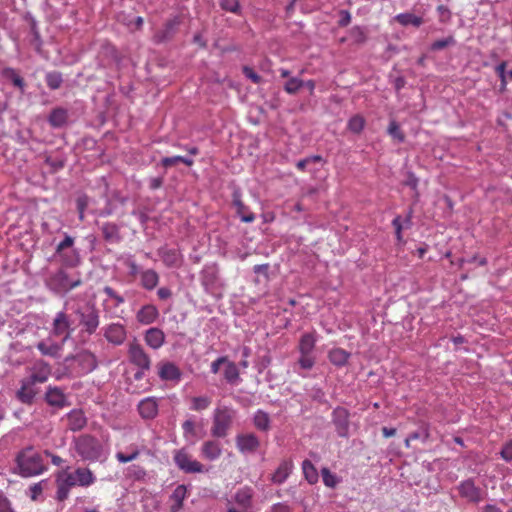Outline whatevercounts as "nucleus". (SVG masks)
Wrapping results in <instances>:
<instances>
[{
    "instance_id": "f257e3e1",
    "label": "nucleus",
    "mask_w": 512,
    "mask_h": 512,
    "mask_svg": "<svg viewBox=\"0 0 512 512\" xmlns=\"http://www.w3.org/2000/svg\"><path fill=\"white\" fill-rule=\"evenodd\" d=\"M82 284L81 273H69L65 267L59 268L46 280L47 288L57 294H67Z\"/></svg>"
},
{
    "instance_id": "f03ea898",
    "label": "nucleus",
    "mask_w": 512,
    "mask_h": 512,
    "mask_svg": "<svg viewBox=\"0 0 512 512\" xmlns=\"http://www.w3.org/2000/svg\"><path fill=\"white\" fill-rule=\"evenodd\" d=\"M19 474L23 477L40 475L47 470L43 455L32 447L22 450L16 458Z\"/></svg>"
},
{
    "instance_id": "7ed1b4c3",
    "label": "nucleus",
    "mask_w": 512,
    "mask_h": 512,
    "mask_svg": "<svg viewBox=\"0 0 512 512\" xmlns=\"http://www.w3.org/2000/svg\"><path fill=\"white\" fill-rule=\"evenodd\" d=\"M81 327L80 333L93 335L100 325V313L94 305L78 306L73 310Z\"/></svg>"
},
{
    "instance_id": "20e7f679",
    "label": "nucleus",
    "mask_w": 512,
    "mask_h": 512,
    "mask_svg": "<svg viewBox=\"0 0 512 512\" xmlns=\"http://www.w3.org/2000/svg\"><path fill=\"white\" fill-rule=\"evenodd\" d=\"M75 450L85 461L95 462L102 455V445L91 435H81L75 439Z\"/></svg>"
},
{
    "instance_id": "39448f33",
    "label": "nucleus",
    "mask_w": 512,
    "mask_h": 512,
    "mask_svg": "<svg viewBox=\"0 0 512 512\" xmlns=\"http://www.w3.org/2000/svg\"><path fill=\"white\" fill-rule=\"evenodd\" d=\"M75 239L66 234L65 238L58 243L55 249V255L59 257L62 267H76L80 263V255L76 249H73Z\"/></svg>"
},
{
    "instance_id": "423d86ee",
    "label": "nucleus",
    "mask_w": 512,
    "mask_h": 512,
    "mask_svg": "<svg viewBox=\"0 0 512 512\" xmlns=\"http://www.w3.org/2000/svg\"><path fill=\"white\" fill-rule=\"evenodd\" d=\"M75 329L70 315L66 311H59L52 320L50 333L54 337L62 338V343H65Z\"/></svg>"
},
{
    "instance_id": "0eeeda50",
    "label": "nucleus",
    "mask_w": 512,
    "mask_h": 512,
    "mask_svg": "<svg viewBox=\"0 0 512 512\" xmlns=\"http://www.w3.org/2000/svg\"><path fill=\"white\" fill-rule=\"evenodd\" d=\"M71 361L77 362L79 370L77 374H87L95 370L98 366L97 357L89 350H83L76 355L65 357L64 363L69 366Z\"/></svg>"
},
{
    "instance_id": "6e6552de",
    "label": "nucleus",
    "mask_w": 512,
    "mask_h": 512,
    "mask_svg": "<svg viewBox=\"0 0 512 512\" xmlns=\"http://www.w3.org/2000/svg\"><path fill=\"white\" fill-rule=\"evenodd\" d=\"M129 361L142 372L148 371L151 368V358L145 351L143 346L134 339L128 345Z\"/></svg>"
},
{
    "instance_id": "1a4fd4ad",
    "label": "nucleus",
    "mask_w": 512,
    "mask_h": 512,
    "mask_svg": "<svg viewBox=\"0 0 512 512\" xmlns=\"http://www.w3.org/2000/svg\"><path fill=\"white\" fill-rule=\"evenodd\" d=\"M350 413L344 407H336L332 412V422L339 437L347 438L349 436Z\"/></svg>"
},
{
    "instance_id": "9d476101",
    "label": "nucleus",
    "mask_w": 512,
    "mask_h": 512,
    "mask_svg": "<svg viewBox=\"0 0 512 512\" xmlns=\"http://www.w3.org/2000/svg\"><path fill=\"white\" fill-rule=\"evenodd\" d=\"M57 493L56 497L59 501H64L68 498L70 489L78 486L73 476V472L67 470L58 473L56 478Z\"/></svg>"
},
{
    "instance_id": "9b49d317",
    "label": "nucleus",
    "mask_w": 512,
    "mask_h": 512,
    "mask_svg": "<svg viewBox=\"0 0 512 512\" xmlns=\"http://www.w3.org/2000/svg\"><path fill=\"white\" fill-rule=\"evenodd\" d=\"M174 461L186 473H200L203 470V465L199 461L192 459L191 455L185 450L177 451Z\"/></svg>"
},
{
    "instance_id": "f8f14e48",
    "label": "nucleus",
    "mask_w": 512,
    "mask_h": 512,
    "mask_svg": "<svg viewBox=\"0 0 512 512\" xmlns=\"http://www.w3.org/2000/svg\"><path fill=\"white\" fill-rule=\"evenodd\" d=\"M105 339L115 345H122L127 338V331L120 323H111L103 328Z\"/></svg>"
},
{
    "instance_id": "ddd939ff",
    "label": "nucleus",
    "mask_w": 512,
    "mask_h": 512,
    "mask_svg": "<svg viewBox=\"0 0 512 512\" xmlns=\"http://www.w3.org/2000/svg\"><path fill=\"white\" fill-rule=\"evenodd\" d=\"M458 490L461 497L470 502L478 503L483 500V491L470 479L460 483Z\"/></svg>"
},
{
    "instance_id": "4468645a",
    "label": "nucleus",
    "mask_w": 512,
    "mask_h": 512,
    "mask_svg": "<svg viewBox=\"0 0 512 512\" xmlns=\"http://www.w3.org/2000/svg\"><path fill=\"white\" fill-rule=\"evenodd\" d=\"M236 446L242 453H254L260 446V441L253 433L239 434L236 437Z\"/></svg>"
},
{
    "instance_id": "2eb2a0df",
    "label": "nucleus",
    "mask_w": 512,
    "mask_h": 512,
    "mask_svg": "<svg viewBox=\"0 0 512 512\" xmlns=\"http://www.w3.org/2000/svg\"><path fill=\"white\" fill-rule=\"evenodd\" d=\"M45 401L48 405L56 408H63L69 405L67 396L59 387L49 386L45 392Z\"/></svg>"
},
{
    "instance_id": "dca6fc26",
    "label": "nucleus",
    "mask_w": 512,
    "mask_h": 512,
    "mask_svg": "<svg viewBox=\"0 0 512 512\" xmlns=\"http://www.w3.org/2000/svg\"><path fill=\"white\" fill-rule=\"evenodd\" d=\"M50 374L51 366L43 360H38L34 363L32 373L28 379L34 384L44 383L48 380Z\"/></svg>"
},
{
    "instance_id": "f3484780",
    "label": "nucleus",
    "mask_w": 512,
    "mask_h": 512,
    "mask_svg": "<svg viewBox=\"0 0 512 512\" xmlns=\"http://www.w3.org/2000/svg\"><path fill=\"white\" fill-rule=\"evenodd\" d=\"M158 375L163 381H176L181 379V371L173 362H160L158 364Z\"/></svg>"
},
{
    "instance_id": "a211bd4d",
    "label": "nucleus",
    "mask_w": 512,
    "mask_h": 512,
    "mask_svg": "<svg viewBox=\"0 0 512 512\" xmlns=\"http://www.w3.org/2000/svg\"><path fill=\"white\" fill-rule=\"evenodd\" d=\"M179 24L178 17L167 20L163 28L156 32L155 41L161 43L170 40L176 34Z\"/></svg>"
},
{
    "instance_id": "6ab92c4d",
    "label": "nucleus",
    "mask_w": 512,
    "mask_h": 512,
    "mask_svg": "<svg viewBox=\"0 0 512 512\" xmlns=\"http://www.w3.org/2000/svg\"><path fill=\"white\" fill-rule=\"evenodd\" d=\"M165 333L157 327H152L144 333V341L153 350L160 349L165 343Z\"/></svg>"
},
{
    "instance_id": "aec40b11",
    "label": "nucleus",
    "mask_w": 512,
    "mask_h": 512,
    "mask_svg": "<svg viewBox=\"0 0 512 512\" xmlns=\"http://www.w3.org/2000/svg\"><path fill=\"white\" fill-rule=\"evenodd\" d=\"M232 207L235 208L236 214L240 217L243 222H252L254 220V214L249 211L248 207L244 205L241 200V194L238 189H234L232 194Z\"/></svg>"
},
{
    "instance_id": "412c9836",
    "label": "nucleus",
    "mask_w": 512,
    "mask_h": 512,
    "mask_svg": "<svg viewBox=\"0 0 512 512\" xmlns=\"http://www.w3.org/2000/svg\"><path fill=\"white\" fill-rule=\"evenodd\" d=\"M158 317L159 311L153 304H146L142 306L136 313V319L142 325H150L154 323Z\"/></svg>"
},
{
    "instance_id": "4be33fe9",
    "label": "nucleus",
    "mask_w": 512,
    "mask_h": 512,
    "mask_svg": "<svg viewBox=\"0 0 512 512\" xmlns=\"http://www.w3.org/2000/svg\"><path fill=\"white\" fill-rule=\"evenodd\" d=\"M64 343H56L51 339H45L37 343L36 348L43 356L58 358L61 355Z\"/></svg>"
},
{
    "instance_id": "5701e85b",
    "label": "nucleus",
    "mask_w": 512,
    "mask_h": 512,
    "mask_svg": "<svg viewBox=\"0 0 512 512\" xmlns=\"http://www.w3.org/2000/svg\"><path fill=\"white\" fill-rule=\"evenodd\" d=\"M139 414L143 419H154L158 414V402L154 397H147L138 404Z\"/></svg>"
},
{
    "instance_id": "b1692460",
    "label": "nucleus",
    "mask_w": 512,
    "mask_h": 512,
    "mask_svg": "<svg viewBox=\"0 0 512 512\" xmlns=\"http://www.w3.org/2000/svg\"><path fill=\"white\" fill-rule=\"evenodd\" d=\"M158 254L169 268H178L182 264V255L177 249L160 248Z\"/></svg>"
},
{
    "instance_id": "393cba45",
    "label": "nucleus",
    "mask_w": 512,
    "mask_h": 512,
    "mask_svg": "<svg viewBox=\"0 0 512 512\" xmlns=\"http://www.w3.org/2000/svg\"><path fill=\"white\" fill-rule=\"evenodd\" d=\"M68 427L72 431H79L87 424L84 412L80 409H74L67 414Z\"/></svg>"
},
{
    "instance_id": "a878e982",
    "label": "nucleus",
    "mask_w": 512,
    "mask_h": 512,
    "mask_svg": "<svg viewBox=\"0 0 512 512\" xmlns=\"http://www.w3.org/2000/svg\"><path fill=\"white\" fill-rule=\"evenodd\" d=\"M105 241L118 243L121 240L120 227L116 223L105 222L100 226Z\"/></svg>"
},
{
    "instance_id": "bb28decb",
    "label": "nucleus",
    "mask_w": 512,
    "mask_h": 512,
    "mask_svg": "<svg viewBox=\"0 0 512 512\" xmlns=\"http://www.w3.org/2000/svg\"><path fill=\"white\" fill-rule=\"evenodd\" d=\"M73 476L78 486L89 487L94 484L96 477L89 468L78 467L73 472Z\"/></svg>"
},
{
    "instance_id": "cd10ccee",
    "label": "nucleus",
    "mask_w": 512,
    "mask_h": 512,
    "mask_svg": "<svg viewBox=\"0 0 512 512\" xmlns=\"http://www.w3.org/2000/svg\"><path fill=\"white\" fill-rule=\"evenodd\" d=\"M35 384L30 382L29 379H24L22 381L20 389L17 391V398L25 404H31L36 395V392L33 388Z\"/></svg>"
},
{
    "instance_id": "c85d7f7f",
    "label": "nucleus",
    "mask_w": 512,
    "mask_h": 512,
    "mask_svg": "<svg viewBox=\"0 0 512 512\" xmlns=\"http://www.w3.org/2000/svg\"><path fill=\"white\" fill-rule=\"evenodd\" d=\"M159 283V275L153 269H146L140 272V284L146 290H153Z\"/></svg>"
},
{
    "instance_id": "c756f323",
    "label": "nucleus",
    "mask_w": 512,
    "mask_h": 512,
    "mask_svg": "<svg viewBox=\"0 0 512 512\" xmlns=\"http://www.w3.org/2000/svg\"><path fill=\"white\" fill-rule=\"evenodd\" d=\"M293 464L291 461L284 460L280 463L276 471L271 476L274 484H282L286 481L292 471Z\"/></svg>"
},
{
    "instance_id": "7c9ffc66",
    "label": "nucleus",
    "mask_w": 512,
    "mask_h": 512,
    "mask_svg": "<svg viewBox=\"0 0 512 512\" xmlns=\"http://www.w3.org/2000/svg\"><path fill=\"white\" fill-rule=\"evenodd\" d=\"M187 490L184 485L177 486L172 495L170 496V500L172 501L170 511L171 512H179L183 507V501L186 498Z\"/></svg>"
},
{
    "instance_id": "2f4dec72",
    "label": "nucleus",
    "mask_w": 512,
    "mask_h": 512,
    "mask_svg": "<svg viewBox=\"0 0 512 512\" xmlns=\"http://www.w3.org/2000/svg\"><path fill=\"white\" fill-rule=\"evenodd\" d=\"M68 119V111L64 108L58 107L51 111L49 115V123L54 128L62 127Z\"/></svg>"
},
{
    "instance_id": "473e14b6",
    "label": "nucleus",
    "mask_w": 512,
    "mask_h": 512,
    "mask_svg": "<svg viewBox=\"0 0 512 512\" xmlns=\"http://www.w3.org/2000/svg\"><path fill=\"white\" fill-rule=\"evenodd\" d=\"M252 490L248 487L240 489L234 496L235 502L240 506V509L248 510L251 505Z\"/></svg>"
},
{
    "instance_id": "72a5a7b5",
    "label": "nucleus",
    "mask_w": 512,
    "mask_h": 512,
    "mask_svg": "<svg viewBox=\"0 0 512 512\" xmlns=\"http://www.w3.org/2000/svg\"><path fill=\"white\" fill-rule=\"evenodd\" d=\"M328 357L332 364L341 367L346 365L350 357V353H348L344 349L335 348L329 352Z\"/></svg>"
},
{
    "instance_id": "f704fd0d",
    "label": "nucleus",
    "mask_w": 512,
    "mask_h": 512,
    "mask_svg": "<svg viewBox=\"0 0 512 512\" xmlns=\"http://www.w3.org/2000/svg\"><path fill=\"white\" fill-rule=\"evenodd\" d=\"M202 454L209 460L218 458L221 454V447L217 441H207L202 447Z\"/></svg>"
},
{
    "instance_id": "c9c22d12",
    "label": "nucleus",
    "mask_w": 512,
    "mask_h": 512,
    "mask_svg": "<svg viewBox=\"0 0 512 512\" xmlns=\"http://www.w3.org/2000/svg\"><path fill=\"white\" fill-rule=\"evenodd\" d=\"M316 339L314 334L305 333L299 342V351L301 354H311L315 347Z\"/></svg>"
},
{
    "instance_id": "e433bc0d",
    "label": "nucleus",
    "mask_w": 512,
    "mask_h": 512,
    "mask_svg": "<svg viewBox=\"0 0 512 512\" xmlns=\"http://www.w3.org/2000/svg\"><path fill=\"white\" fill-rule=\"evenodd\" d=\"M2 75L3 77L11 80L13 85L19 88L22 92L24 91L25 81L15 69L10 67L4 68L2 71Z\"/></svg>"
},
{
    "instance_id": "4c0bfd02",
    "label": "nucleus",
    "mask_w": 512,
    "mask_h": 512,
    "mask_svg": "<svg viewBox=\"0 0 512 512\" xmlns=\"http://www.w3.org/2000/svg\"><path fill=\"white\" fill-rule=\"evenodd\" d=\"M178 163H183L186 166L190 167L193 165L194 161L192 158L184 157V156H172V157H164L161 159V166L164 168H170L172 166L177 165Z\"/></svg>"
},
{
    "instance_id": "58836bf2",
    "label": "nucleus",
    "mask_w": 512,
    "mask_h": 512,
    "mask_svg": "<svg viewBox=\"0 0 512 512\" xmlns=\"http://www.w3.org/2000/svg\"><path fill=\"white\" fill-rule=\"evenodd\" d=\"M302 470H303L304 477L308 481V483H310V484L317 483L318 477H319L318 472L310 460H304L302 462Z\"/></svg>"
},
{
    "instance_id": "ea45409f",
    "label": "nucleus",
    "mask_w": 512,
    "mask_h": 512,
    "mask_svg": "<svg viewBox=\"0 0 512 512\" xmlns=\"http://www.w3.org/2000/svg\"><path fill=\"white\" fill-rule=\"evenodd\" d=\"M396 21L403 26L412 25L414 27H419L423 23V19L419 16H416L412 13H402L396 16Z\"/></svg>"
},
{
    "instance_id": "a19ab883",
    "label": "nucleus",
    "mask_w": 512,
    "mask_h": 512,
    "mask_svg": "<svg viewBox=\"0 0 512 512\" xmlns=\"http://www.w3.org/2000/svg\"><path fill=\"white\" fill-rule=\"evenodd\" d=\"M254 425L261 431H268L270 429V417L268 413L258 410L254 415Z\"/></svg>"
},
{
    "instance_id": "79ce46f5",
    "label": "nucleus",
    "mask_w": 512,
    "mask_h": 512,
    "mask_svg": "<svg viewBox=\"0 0 512 512\" xmlns=\"http://www.w3.org/2000/svg\"><path fill=\"white\" fill-rule=\"evenodd\" d=\"M506 65H507V63L505 61H502L495 68V71L501 80V85H500L501 91L505 90L506 85H507V79L512 80V70L506 72Z\"/></svg>"
},
{
    "instance_id": "37998d69",
    "label": "nucleus",
    "mask_w": 512,
    "mask_h": 512,
    "mask_svg": "<svg viewBox=\"0 0 512 512\" xmlns=\"http://www.w3.org/2000/svg\"><path fill=\"white\" fill-rule=\"evenodd\" d=\"M45 81L51 90L59 89L63 83L62 74L57 71H52L46 74Z\"/></svg>"
},
{
    "instance_id": "c03bdc74",
    "label": "nucleus",
    "mask_w": 512,
    "mask_h": 512,
    "mask_svg": "<svg viewBox=\"0 0 512 512\" xmlns=\"http://www.w3.org/2000/svg\"><path fill=\"white\" fill-rule=\"evenodd\" d=\"M130 453L125 454L123 452H117L115 457L120 463H128L138 458L140 455V451L136 445H131L129 447Z\"/></svg>"
},
{
    "instance_id": "a18cd8bd",
    "label": "nucleus",
    "mask_w": 512,
    "mask_h": 512,
    "mask_svg": "<svg viewBox=\"0 0 512 512\" xmlns=\"http://www.w3.org/2000/svg\"><path fill=\"white\" fill-rule=\"evenodd\" d=\"M321 476L323 483L329 488H335L340 482V479L326 467L321 469Z\"/></svg>"
},
{
    "instance_id": "49530a36",
    "label": "nucleus",
    "mask_w": 512,
    "mask_h": 512,
    "mask_svg": "<svg viewBox=\"0 0 512 512\" xmlns=\"http://www.w3.org/2000/svg\"><path fill=\"white\" fill-rule=\"evenodd\" d=\"M302 87H304V81L298 77H290L284 85V90L288 94H296Z\"/></svg>"
},
{
    "instance_id": "de8ad7c7",
    "label": "nucleus",
    "mask_w": 512,
    "mask_h": 512,
    "mask_svg": "<svg viewBox=\"0 0 512 512\" xmlns=\"http://www.w3.org/2000/svg\"><path fill=\"white\" fill-rule=\"evenodd\" d=\"M212 432L216 436L224 435V415L219 408H217L215 411L214 426Z\"/></svg>"
},
{
    "instance_id": "09e8293b",
    "label": "nucleus",
    "mask_w": 512,
    "mask_h": 512,
    "mask_svg": "<svg viewBox=\"0 0 512 512\" xmlns=\"http://www.w3.org/2000/svg\"><path fill=\"white\" fill-rule=\"evenodd\" d=\"M456 45V40L455 38L450 35L446 38H443V39H439V40H436L434 41L432 44H431V47L430 49L432 51H439V50H443L449 46H454Z\"/></svg>"
},
{
    "instance_id": "8fccbe9b",
    "label": "nucleus",
    "mask_w": 512,
    "mask_h": 512,
    "mask_svg": "<svg viewBox=\"0 0 512 512\" xmlns=\"http://www.w3.org/2000/svg\"><path fill=\"white\" fill-rule=\"evenodd\" d=\"M365 125V120L360 115L351 117L348 121V129L353 133H360Z\"/></svg>"
},
{
    "instance_id": "3c124183",
    "label": "nucleus",
    "mask_w": 512,
    "mask_h": 512,
    "mask_svg": "<svg viewBox=\"0 0 512 512\" xmlns=\"http://www.w3.org/2000/svg\"><path fill=\"white\" fill-rule=\"evenodd\" d=\"M191 409L195 411H201L209 407L211 399L205 396L193 397L191 399Z\"/></svg>"
},
{
    "instance_id": "603ef678",
    "label": "nucleus",
    "mask_w": 512,
    "mask_h": 512,
    "mask_svg": "<svg viewBox=\"0 0 512 512\" xmlns=\"http://www.w3.org/2000/svg\"><path fill=\"white\" fill-rule=\"evenodd\" d=\"M388 133L391 137H393L400 143L404 142V140H405V136H404L403 132L401 131L399 124L394 120H392L389 123Z\"/></svg>"
},
{
    "instance_id": "864d4df0",
    "label": "nucleus",
    "mask_w": 512,
    "mask_h": 512,
    "mask_svg": "<svg viewBox=\"0 0 512 512\" xmlns=\"http://www.w3.org/2000/svg\"><path fill=\"white\" fill-rule=\"evenodd\" d=\"M404 185L410 187L412 190H414V202H417L419 199V192L417 190L418 186V178L415 176L414 173L408 172L407 177L404 181Z\"/></svg>"
},
{
    "instance_id": "5fc2aeb1",
    "label": "nucleus",
    "mask_w": 512,
    "mask_h": 512,
    "mask_svg": "<svg viewBox=\"0 0 512 512\" xmlns=\"http://www.w3.org/2000/svg\"><path fill=\"white\" fill-rule=\"evenodd\" d=\"M350 36L357 44H363L367 40L366 32L359 26H355L350 30Z\"/></svg>"
},
{
    "instance_id": "6e6d98bb",
    "label": "nucleus",
    "mask_w": 512,
    "mask_h": 512,
    "mask_svg": "<svg viewBox=\"0 0 512 512\" xmlns=\"http://www.w3.org/2000/svg\"><path fill=\"white\" fill-rule=\"evenodd\" d=\"M239 378V373L236 365L226 360V381L236 382Z\"/></svg>"
},
{
    "instance_id": "4d7b16f0",
    "label": "nucleus",
    "mask_w": 512,
    "mask_h": 512,
    "mask_svg": "<svg viewBox=\"0 0 512 512\" xmlns=\"http://www.w3.org/2000/svg\"><path fill=\"white\" fill-rule=\"evenodd\" d=\"M322 161V157L319 156V155H313V156H309L307 158H304V159H301L299 160L297 163H296V167L301 170V171H304L309 165H311L312 163H315V162H320Z\"/></svg>"
},
{
    "instance_id": "13d9d810",
    "label": "nucleus",
    "mask_w": 512,
    "mask_h": 512,
    "mask_svg": "<svg viewBox=\"0 0 512 512\" xmlns=\"http://www.w3.org/2000/svg\"><path fill=\"white\" fill-rule=\"evenodd\" d=\"M243 74L250 79L255 84H260L262 82V77L259 76L251 67L243 66L242 67Z\"/></svg>"
},
{
    "instance_id": "bf43d9fd",
    "label": "nucleus",
    "mask_w": 512,
    "mask_h": 512,
    "mask_svg": "<svg viewBox=\"0 0 512 512\" xmlns=\"http://www.w3.org/2000/svg\"><path fill=\"white\" fill-rule=\"evenodd\" d=\"M103 292L111 299L115 300L116 305L123 304L125 299L119 295L112 287L105 286Z\"/></svg>"
},
{
    "instance_id": "052dcab7",
    "label": "nucleus",
    "mask_w": 512,
    "mask_h": 512,
    "mask_svg": "<svg viewBox=\"0 0 512 512\" xmlns=\"http://www.w3.org/2000/svg\"><path fill=\"white\" fill-rule=\"evenodd\" d=\"M437 12L439 15V21L441 23H447L451 18V11L448 9V7L444 5H439L437 7Z\"/></svg>"
},
{
    "instance_id": "680f3d73",
    "label": "nucleus",
    "mask_w": 512,
    "mask_h": 512,
    "mask_svg": "<svg viewBox=\"0 0 512 512\" xmlns=\"http://www.w3.org/2000/svg\"><path fill=\"white\" fill-rule=\"evenodd\" d=\"M298 362L303 369L307 370L311 369L314 365V359L310 356V354H301Z\"/></svg>"
},
{
    "instance_id": "e2e57ef3",
    "label": "nucleus",
    "mask_w": 512,
    "mask_h": 512,
    "mask_svg": "<svg viewBox=\"0 0 512 512\" xmlns=\"http://www.w3.org/2000/svg\"><path fill=\"white\" fill-rule=\"evenodd\" d=\"M410 439L412 440H421L425 442L429 438V433L426 428H421L410 435Z\"/></svg>"
},
{
    "instance_id": "0e129e2a",
    "label": "nucleus",
    "mask_w": 512,
    "mask_h": 512,
    "mask_svg": "<svg viewBox=\"0 0 512 512\" xmlns=\"http://www.w3.org/2000/svg\"><path fill=\"white\" fill-rule=\"evenodd\" d=\"M226 11H230L240 16L241 8L238 0H226Z\"/></svg>"
},
{
    "instance_id": "69168bd1",
    "label": "nucleus",
    "mask_w": 512,
    "mask_h": 512,
    "mask_svg": "<svg viewBox=\"0 0 512 512\" xmlns=\"http://www.w3.org/2000/svg\"><path fill=\"white\" fill-rule=\"evenodd\" d=\"M0 512H15L9 499L0 493Z\"/></svg>"
},
{
    "instance_id": "338daca9",
    "label": "nucleus",
    "mask_w": 512,
    "mask_h": 512,
    "mask_svg": "<svg viewBox=\"0 0 512 512\" xmlns=\"http://www.w3.org/2000/svg\"><path fill=\"white\" fill-rule=\"evenodd\" d=\"M339 14H340V19L338 21V25L340 27L348 26L350 24V22H351V14H350V12L347 11V10H341L339 12Z\"/></svg>"
},
{
    "instance_id": "774afa93",
    "label": "nucleus",
    "mask_w": 512,
    "mask_h": 512,
    "mask_svg": "<svg viewBox=\"0 0 512 512\" xmlns=\"http://www.w3.org/2000/svg\"><path fill=\"white\" fill-rule=\"evenodd\" d=\"M500 454L505 461H512V441L504 445Z\"/></svg>"
}]
</instances>
